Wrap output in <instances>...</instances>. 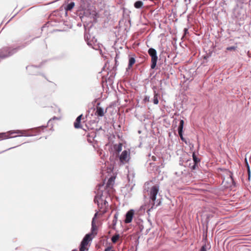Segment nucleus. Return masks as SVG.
Wrapping results in <instances>:
<instances>
[{
  "mask_svg": "<svg viewBox=\"0 0 251 251\" xmlns=\"http://www.w3.org/2000/svg\"><path fill=\"white\" fill-rule=\"evenodd\" d=\"M97 213H95L94 217H93L92 221V227H91V232L87 234L83 238L82 241L81 242L80 246L79 251H85L86 249V246L88 244L89 242L92 240V235L93 234H97V227L95 223V219L97 216Z\"/></svg>",
  "mask_w": 251,
  "mask_h": 251,
  "instance_id": "f257e3e1",
  "label": "nucleus"
},
{
  "mask_svg": "<svg viewBox=\"0 0 251 251\" xmlns=\"http://www.w3.org/2000/svg\"><path fill=\"white\" fill-rule=\"evenodd\" d=\"M26 133V130H10L7 132L0 133V139L15 138L21 136H29V135L27 134Z\"/></svg>",
  "mask_w": 251,
  "mask_h": 251,
  "instance_id": "f03ea898",
  "label": "nucleus"
},
{
  "mask_svg": "<svg viewBox=\"0 0 251 251\" xmlns=\"http://www.w3.org/2000/svg\"><path fill=\"white\" fill-rule=\"evenodd\" d=\"M21 49V48L20 47H18V48L13 49L11 48H5L0 50V59L11 56Z\"/></svg>",
  "mask_w": 251,
  "mask_h": 251,
  "instance_id": "7ed1b4c3",
  "label": "nucleus"
},
{
  "mask_svg": "<svg viewBox=\"0 0 251 251\" xmlns=\"http://www.w3.org/2000/svg\"><path fill=\"white\" fill-rule=\"evenodd\" d=\"M148 53L151 58V67L152 69H154L156 66V63L158 59L157 51L153 48H150L148 50Z\"/></svg>",
  "mask_w": 251,
  "mask_h": 251,
  "instance_id": "20e7f679",
  "label": "nucleus"
},
{
  "mask_svg": "<svg viewBox=\"0 0 251 251\" xmlns=\"http://www.w3.org/2000/svg\"><path fill=\"white\" fill-rule=\"evenodd\" d=\"M159 190V186L157 185L153 186L150 191V199L152 201L153 203L151 208H153L155 204V201L156 199V196Z\"/></svg>",
  "mask_w": 251,
  "mask_h": 251,
  "instance_id": "39448f33",
  "label": "nucleus"
},
{
  "mask_svg": "<svg viewBox=\"0 0 251 251\" xmlns=\"http://www.w3.org/2000/svg\"><path fill=\"white\" fill-rule=\"evenodd\" d=\"M84 38L89 46L92 47L94 49L97 50L96 48L95 45V43L97 42V39L94 37L91 38L90 35L86 33L84 35Z\"/></svg>",
  "mask_w": 251,
  "mask_h": 251,
  "instance_id": "423d86ee",
  "label": "nucleus"
},
{
  "mask_svg": "<svg viewBox=\"0 0 251 251\" xmlns=\"http://www.w3.org/2000/svg\"><path fill=\"white\" fill-rule=\"evenodd\" d=\"M105 198L103 192H98L95 196L94 201L95 203H97L99 207L102 208L103 206V201Z\"/></svg>",
  "mask_w": 251,
  "mask_h": 251,
  "instance_id": "0eeeda50",
  "label": "nucleus"
},
{
  "mask_svg": "<svg viewBox=\"0 0 251 251\" xmlns=\"http://www.w3.org/2000/svg\"><path fill=\"white\" fill-rule=\"evenodd\" d=\"M130 158V153L129 151L125 150L120 154L119 156V159L120 162L123 164L127 163Z\"/></svg>",
  "mask_w": 251,
  "mask_h": 251,
  "instance_id": "6e6552de",
  "label": "nucleus"
},
{
  "mask_svg": "<svg viewBox=\"0 0 251 251\" xmlns=\"http://www.w3.org/2000/svg\"><path fill=\"white\" fill-rule=\"evenodd\" d=\"M134 214V210L131 209L129 210L126 214V219L125 222L126 223H129L131 222Z\"/></svg>",
  "mask_w": 251,
  "mask_h": 251,
  "instance_id": "1a4fd4ad",
  "label": "nucleus"
},
{
  "mask_svg": "<svg viewBox=\"0 0 251 251\" xmlns=\"http://www.w3.org/2000/svg\"><path fill=\"white\" fill-rule=\"evenodd\" d=\"M183 126L184 121L183 120H181L180 121L179 126L178 127V132L182 140H183V137L182 135Z\"/></svg>",
  "mask_w": 251,
  "mask_h": 251,
  "instance_id": "9d476101",
  "label": "nucleus"
},
{
  "mask_svg": "<svg viewBox=\"0 0 251 251\" xmlns=\"http://www.w3.org/2000/svg\"><path fill=\"white\" fill-rule=\"evenodd\" d=\"M183 126L184 121L183 120H181L180 121L179 126L178 127V132L182 140H183V137L182 135Z\"/></svg>",
  "mask_w": 251,
  "mask_h": 251,
  "instance_id": "9b49d317",
  "label": "nucleus"
},
{
  "mask_svg": "<svg viewBox=\"0 0 251 251\" xmlns=\"http://www.w3.org/2000/svg\"><path fill=\"white\" fill-rule=\"evenodd\" d=\"M160 97V95L155 90L153 91V98L152 101L154 104H157L158 103V99Z\"/></svg>",
  "mask_w": 251,
  "mask_h": 251,
  "instance_id": "f8f14e48",
  "label": "nucleus"
},
{
  "mask_svg": "<svg viewBox=\"0 0 251 251\" xmlns=\"http://www.w3.org/2000/svg\"><path fill=\"white\" fill-rule=\"evenodd\" d=\"M38 67L35 66H28L26 67V70L29 72V73L31 75H36V74L35 72V70H37Z\"/></svg>",
  "mask_w": 251,
  "mask_h": 251,
  "instance_id": "ddd939ff",
  "label": "nucleus"
},
{
  "mask_svg": "<svg viewBox=\"0 0 251 251\" xmlns=\"http://www.w3.org/2000/svg\"><path fill=\"white\" fill-rule=\"evenodd\" d=\"M82 117V115L78 116L74 123V126L75 128H79L81 127L80 121Z\"/></svg>",
  "mask_w": 251,
  "mask_h": 251,
  "instance_id": "4468645a",
  "label": "nucleus"
},
{
  "mask_svg": "<svg viewBox=\"0 0 251 251\" xmlns=\"http://www.w3.org/2000/svg\"><path fill=\"white\" fill-rule=\"evenodd\" d=\"M193 158L194 161V164L190 167L192 169L194 170L196 168V167L197 166L198 164L199 163L200 160L196 157L194 153L193 154Z\"/></svg>",
  "mask_w": 251,
  "mask_h": 251,
  "instance_id": "2eb2a0df",
  "label": "nucleus"
},
{
  "mask_svg": "<svg viewBox=\"0 0 251 251\" xmlns=\"http://www.w3.org/2000/svg\"><path fill=\"white\" fill-rule=\"evenodd\" d=\"M96 113L98 116L102 117L104 114L103 109L100 107H97Z\"/></svg>",
  "mask_w": 251,
  "mask_h": 251,
  "instance_id": "dca6fc26",
  "label": "nucleus"
},
{
  "mask_svg": "<svg viewBox=\"0 0 251 251\" xmlns=\"http://www.w3.org/2000/svg\"><path fill=\"white\" fill-rule=\"evenodd\" d=\"M143 5V2L142 1L138 0L134 3V6L136 8H140Z\"/></svg>",
  "mask_w": 251,
  "mask_h": 251,
  "instance_id": "f3484780",
  "label": "nucleus"
},
{
  "mask_svg": "<svg viewBox=\"0 0 251 251\" xmlns=\"http://www.w3.org/2000/svg\"><path fill=\"white\" fill-rule=\"evenodd\" d=\"M135 60L134 57H131L129 58L128 66V68L129 69L132 65L135 63Z\"/></svg>",
  "mask_w": 251,
  "mask_h": 251,
  "instance_id": "a211bd4d",
  "label": "nucleus"
},
{
  "mask_svg": "<svg viewBox=\"0 0 251 251\" xmlns=\"http://www.w3.org/2000/svg\"><path fill=\"white\" fill-rule=\"evenodd\" d=\"M114 149L119 153L122 150V144L119 143L114 146Z\"/></svg>",
  "mask_w": 251,
  "mask_h": 251,
  "instance_id": "6ab92c4d",
  "label": "nucleus"
},
{
  "mask_svg": "<svg viewBox=\"0 0 251 251\" xmlns=\"http://www.w3.org/2000/svg\"><path fill=\"white\" fill-rule=\"evenodd\" d=\"M120 238V235L119 234H116L113 235L111 238V241L112 243H116L117 241L119 240Z\"/></svg>",
  "mask_w": 251,
  "mask_h": 251,
  "instance_id": "aec40b11",
  "label": "nucleus"
},
{
  "mask_svg": "<svg viewBox=\"0 0 251 251\" xmlns=\"http://www.w3.org/2000/svg\"><path fill=\"white\" fill-rule=\"evenodd\" d=\"M74 6H75V3L74 2H71L67 5V7H66V10H72L73 8V7H74Z\"/></svg>",
  "mask_w": 251,
  "mask_h": 251,
  "instance_id": "412c9836",
  "label": "nucleus"
},
{
  "mask_svg": "<svg viewBox=\"0 0 251 251\" xmlns=\"http://www.w3.org/2000/svg\"><path fill=\"white\" fill-rule=\"evenodd\" d=\"M97 13L95 10H93L91 13H90V16L91 18L95 19L97 18Z\"/></svg>",
  "mask_w": 251,
  "mask_h": 251,
  "instance_id": "4be33fe9",
  "label": "nucleus"
},
{
  "mask_svg": "<svg viewBox=\"0 0 251 251\" xmlns=\"http://www.w3.org/2000/svg\"><path fill=\"white\" fill-rule=\"evenodd\" d=\"M118 216V213H115L114 215V220H113V224L114 225H115L117 223Z\"/></svg>",
  "mask_w": 251,
  "mask_h": 251,
  "instance_id": "5701e85b",
  "label": "nucleus"
},
{
  "mask_svg": "<svg viewBox=\"0 0 251 251\" xmlns=\"http://www.w3.org/2000/svg\"><path fill=\"white\" fill-rule=\"evenodd\" d=\"M236 48H237V47L232 46V47H229L226 48V50H229V51H231V50L235 51L236 50Z\"/></svg>",
  "mask_w": 251,
  "mask_h": 251,
  "instance_id": "b1692460",
  "label": "nucleus"
},
{
  "mask_svg": "<svg viewBox=\"0 0 251 251\" xmlns=\"http://www.w3.org/2000/svg\"><path fill=\"white\" fill-rule=\"evenodd\" d=\"M150 97L149 96H145L144 99L143 101L144 102L146 103L147 102L150 101Z\"/></svg>",
  "mask_w": 251,
  "mask_h": 251,
  "instance_id": "393cba45",
  "label": "nucleus"
},
{
  "mask_svg": "<svg viewBox=\"0 0 251 251\" xmlns=\"http://www.w3.org/2000/svg\"><path fill=\"white\" fill-rule=\"evenodd\" d=\"M114 182L113 179L112 177H110L107 183V186H110L113 182Z\"/></svg>",
  "mask_w": 251,
  "mask_h": 251,
  "instance_id": "a878e982",
  "label": "nucleus"
},
{
  "mask_svg": "<svg viewBox=\"0 0 251 251\" xmlns=\"http://www.w3.org/2000/svg\"><path fill=\"white\" fill-rule=\"evenodd\" d=\"M107 204V202L105 200V198L104 199V201H103V206H106Z\"/></svg>",
  "mask_w": 251,
  "mask_h": 251,
  "instance_id": "bb28decb",
  "label": "nucleus"
},
{
  "mask_svg": "<svg viewBox=\"0 0 251 251\" xmlns=\"http://www.w3.org/2000/svg\"><path fill=\"white\" fill-rule=\"evenodd\" d=\"M111 247H107V248H106L105 249V251H111Z\"/></svg>",
  "mask_w": 251,
  "mask_h": 251,
  "instance_id": "cd10ccee",
  "label": "nucleus"
},
{
  "mask_svg": "<svg viewBox=\"0 0 251 251\" xmlns=\"http://www.w3.org/2000/svg\"><path fill=\"white\" fill-rule=\"evenodd\" d=\"M213 213H212L210 214L209 215H207V218L209 219L210 217H213Z\"/></svg>",
  "mask_w": 251,
  "mask_h": 251,
  "instance_id": "c85d7f7f",
  "label": "nucleus"
},
{
  "mask_svg": "<svg viewBox=\"0 0 251 251\" xmlns=\"http://www.w3.org/2000/svg\"><path fill=\"white\" fill-rule=\"evenodd\" d=\"M156 157L154 156H151V160L155 161H156Z\"/></svg>",
  "mask_w": 251,
  "mask_h": 251,
  "instance_id": "c756f323",
  "label": "nucleus"
},
{
  "mask_svg": "<svg viewBox=\"0 0 251 251\" xmlns=\"http://www.w3.org/2000/svg\"><path fill=\"white\" fill-rule=\"evenodd\" d=\"M184 1L186 2V4H188L190 2V0H184Z\"/></svg>",
  "mask_w": 251,
  "mask_h": 251,
  "instance_id": "7c9ffc66",
  "label": "nucleus"
},
{
  "mask_svg": "<svg viewBox=\"0 0 251 251\" xmlns=\"http://www.w3.org/2000/svg\"><path fill=\"white\" fill-rule=\"evenodd\" d=\"M184 34H186V33L188 32V29L187 28H184Z\"/></svg>",
  "mask_w": 251,
  "mask_h": 251,
  "instance_id": "2f4dec72",
  "label": "nucleus"
},
{
  "mask_svg": "<svg viewBox=\"0 0 251 251\" xmlns=\"http://www.w3.org/2000/svg\"><path fill=\"white\" fill-rule=\"evenodd\" d=\"M200 251H204V245L201 246Z\"/></svg>",
  "mask_w": 251,
  "mask_h": 251,
  "instance_id": "473e14b6",
  "label": "nucleus"
},
{
  "mask_svg": "<svg viewBox=\"0 0 251 251\" xmlns=\"http://www.w3.org/2000/svg\"><path fill=\"white\" fill-rule=\"evenodd\" d=\"M59 119V118H57V117H53V118H52V119H53V120H54V119Z\"/></svg>",
  "mask_w": 251,
  "mask_h": 251,
  "instance_id": "72a5a7b5",
  "label": "nucleus"
},
{
  "mask_svg": "<svg viewBox=\"0 0 251 251\" xmlns=\"http://www.w3.org/2000/svg\"><path fill=\"white\" fill-rule=\"evenodd\" d=\"M204 239V231H203V233H202V240Z\"/></svg>",
  "mask_w": 251,
  "mask_h": 251,
  "instance_id": "f704fd0d",
  "label": "nucleus"
},
{
  "mask_svg": "<svg viewBox=\"0 0 251 251\" xmlns=\"http://www.w3.org/2000/svg\"><path fill=\"white\" fill-rule=\"evenodd\" d=\"M160 203V201H159L158 202V203H157V204H156V206H157L158 205H159Z\"/></svg>",
  "mask_w": 251,
  "mask_h": 251,
  "instance_id": "c9c22d12",
  "label": "nucleus"
},
{
  "mask_svg": "<svg viewBox=\"0 0 251 251\" xmlns=\"http://www.w3.org/2000/svg\"><path fill=\"white\" fill-rule=\"evenodd\" d=\"M230 179L231 181H232V178L231 176H230Z\"/></svg>",
  "mask_w": 251,
  "mask_h": 251,
  "instance_id": "e433bc0d",
  "label": "nucleus"
},
{
  "mask_svg": "<svg viewBox=\"0 0 251 251\" xmlns=\"http://www.w3.org/2000/svg\"><path fill=\"white\" fill-rule=\"evenodd\" d=\"M202 226H204V224L202 223Z\"/></svg>",
  "mask_w": 251,
  "mask_h": 251,
  "instance_id": "4c0bfd02",
  "label": "nucleus"
},
{
  "mask_svg": "<svg viewBox=\"0 0 251 251\" xmlns=\"http://www.w3.org/2000/svg\"><path fill=\"white\" fill-rule=\"evenodd\" d=\"M111 251H114V250H111Z\"/></svg>",
  "mask_w": 251,
  "mask_h": 251,
  "instance_id": "58836bf2",
  "label": "nucleus"
}]
</instances>
